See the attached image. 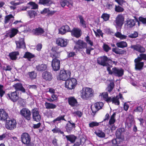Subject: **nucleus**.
I'll list each match as a JSON object with an SVG mask.
<instances>
[{
	"label": "nucleus",
	"instance_id": "1",
	"mask_svg": "<svg viewBox=\"0 0 146 146\" xmlns=\"http://www.w3.org/2000/svg\"><path fill=\"white\" fill-rule=\"evenodd\" d=\"M94 91L91 88H86L83 89L81 93V98L84 100H89L94 96Z\"/></svg>",
	"mask_w": 146,
	"mask_h": 146
},
{
	"label": "nucleus",
	"instance_id": "2",
	"mask_svg": "<svg viewBox=\"0 0 146 146\" xmlns=\"http://www.w3.org/2000/svg\"><path fill=\"white\" fill-rule=\"evenodd\" d=\"M77 84L76 80L74 78H72L66 81L65 86L68 89L71 90L74 88Z\"/></svg>",
	"mask_w": 146,
	"mask_h": 146
},
{
	"label": "nucleus",
	"instance_id": "3",
	"mask_svg": "<svg viewBox=\"0 0 146 146\" xmlns=\"http://www.w3.org/2000/svg\"><path fill=\"white\" fill-rule=\"evenodd\" d=\"M70 72L69 70H61L60 71L59 75V78H57L58 80L66 81L70 77Z\"/></svg>",
	"mask_w": 146,
	"mask_h": 146
},
{
	"label": "nucleus",
	"instance_id": "4",
	"mask_svg": "<svg viewBox=\"0 0 146 146\" xmlns=\"http://www.w3.org/2000/svg\"><path fill=\"white\" fill-rule=\"evenodd\" d=\"M17 122L14 119L8 118L6 119L5 123L6 128L9 130H12L16 127Z\"/></svg>",
	"mask_w": 146,
	"mask_h": 146
},
{
	"label": "nucleus",
	"instance_id": "5",
	"mask_svg": "<svg viewBox=\"0 0 146 146\" xmlns=\"http://www.w3.org/2000/svg\"><path fill=\"white\" fill-rule=\"evenodd\" d=\"M32 33L34 35L36 36H46L47 35L46 33H45L44 29L40 27L33 29L32 31Z\"/></svg>",
	"mask_w": 146,
	"mask_h": 146
},
{
	"label": "nucleus",
	"instance_id": "6",
	"mask_svg": "<svg viewBox=\"0 0 146 146\" xmlns=\"http://www.w3.org/2000/svg\"><path fill=\"white\" fill-rule=\"evenodd\" d=\"M20 114L26 119L30 120L31 119V112L28 108H23L20 111Z\"/></svg>",
	"mask_w": 146,
	"mask_h": 146
},
{
	"label": "nucleus",
	"instance_id": "7",
	"mask_svg": "<svg viewBox=\"0 0 146 146\" xmlns=\"http://www.w3.org/2000/svg\"><path fill=\"white\" fill-rule=\"evenodd\" d=\"M110 58L105 56H104L98 57L97 59V63L98 64L103 66H107L108 64V62L111 61Z\"/></svg>",
	"mask_w": 146,
	"mask_h": 146
},
{
	"label": "nucleus",
	"instance_id": "8",
	"mask_svg": "<svg viewBox=\"0 0 146 146\" xmlns=\"http://www.w3.org/2000/svg\"><path fill=\"white\" fill-rule=\"evenodd\" d=\"M31 112L33 120L37 122L39 121L41 117L38 110L36 108H35L32 110Z\"/></svg>",
	"mask_w": 146,
	"mask_h": 146
},
{
	"label": "nucleus",
	"instance_id": "9",
	"mask_svg": "<svg viewBox=\"0 0 146 146\" xmlns=\"http://www.w3.org/2000/svg\"><path fill=\"white\" fill-rule=\"evenodd\" d=\"M135 69L136 70L140 71L142 70L144 65V62H142L139 58H137L134 60Z\"/></svg>",
	"mask_w": 146,
	"mask_h": 146
},
{
	"label": "nucleus",
	"instance_id": "10",
	"mask_svg": "<svg viewBox=\"0 0 146 146\" xmlns=\"http://www.w3.org/2000/svg\"><path fill=\"white\" fill-rule=\"evenodd\" d=\"M51 65L54 70L55 71H58L60 68V61L58 59L53 58Z\"/></svg>",
	"mask_w": 146,
	"mask_h": 146
},
{
	"label": "nucleus",
	"instance_id": "11",
	"mask_svg": "<svg viewBox=\"0 0 146 146\" xmlns=\"http://www.w3.org/2000/svg\"><path fill=\"white\" fill-rule=\"evenodd\" d=\"M30 135L27 133H23L21 136L22 142L25 144H28L31 142Z\"/></svg>",
	"mask_w": 146,
	"mask_h": 146
},
{
	"label": "nucleus",
	"instance_id": "12",
	"mask_svg": "<svg viewBox=\"0 0 146 146\" xmlns=\"http://www.w3.org/2000/svg\"><path fill=\"white\" fill-rule=\"evenodd\" d=\"M104 104L102 102H98L95 103L93 106L91 107V109L93 113H94L99 110L101 109L103 106Z\"/></svg>",
	"mask_w": 146,
	"mask_h": 146
},
{
	"label": "nucleus",
	"instance_id": "13",
	"mask_svg": "<svg viewBox=\"0 0 146 146\" xmlns=\"http://www.w3.org/2000/svg\"><path fill=\"white\" fill-rule=\"evenodd\" d=\"M70 32H71L72 36L77 38L80 37L82 35L81 29L78 28H74Z\"/></svg>",
	"mask_w": 146,
	"mask_h": 146
},
{
	"label": "nucleus",
	"instance_id": "14",
	"mask_svg": "<svg viewBox=\"0 0 146 146\" xmlns=\"http://www.w3.org/2000/svg\"><path fill=\"white\" fill-rule=\"evenodd\" d=\"M7 95L9 98L14 102H16L19 98V96L16 91L10 92Z\"/></svg>",
	"mask_w": 146,
	"mask_h": 146
},
{
	"label": "nucleus",
	"instance_id": "15",
	"mask_svg": "<svg viewBox=\"0 0 146 146\" xmlns=\"http://www.w3.org/2000/svg\"><path fill=\"white\" fill-rule=\"evenodd\" d=\"M113 74L115 76L121 77L123 74L124 71L121 68H118L115 67L112 68Z\"/></svg>",
	"mask_w": 146,
	"mask_h": 146
},
{
	"label": "nucleus",
	"instance_id": "16",
	"mask_svg": "<svg viewBox=\"0 0 146 146\" xmlns=\"http://www.w3.org/2000/svg\"><path fill=\"white\" fill-rule=\"evenodd\" d=\"M75 127V124L70 120L68 121L66 125L65 128L67 131L68 132H69Z\"/></svg>",
	"mask_w": 146,
	"mask_h": 146
},
{
	"label": "nucleus",
	"instance_id": "17",
	"mask_svg": "<svg viewBox=\"0 0 146 146\" xmlns=\"http://www.w3.org/2000/svg\"><path fill=\"white\" fill-rule=\"evenodd\" d=\"M15 43L17 48H26L25 44L24 42V38H21L19 41H16Z\"/></svg>",
	"mask_w": 146,
	"mask_h": 146
},
{
	"label": "nucleus",
	"instance_id": "18",
	"mask_svg": "<svg viewBox=\"0 0 146 146\" xmlns=\"http://www.w3.org/2000/svg\"><path fill=\"white\" fill-rule=\"evenodd\" d=\"M131 48L134 50L137 51L140 53L144 52L145 50L144 48L139 44L132 45L131 46Z\"/></svg>",
	"mask_w": 146,
	"mask_h": 146
},
{
	"label": "nucleus",
	"instance_id": "19",
	"mask_svg": "<svg viewBox=\"0 0 146 146\" xmlns=\"http://www.w3.org/2000/svg\"><path fill=\"white\" fill-rule=\"evenodd\" d=\"M107 102H112L113 104H114L116 105H119V96H117L115 97L112 96L110 97L107 100Z\"/></svg>",
	"mask_w": 146,
	"mask_h": 146
},
{
	"label": "nucleus",
	"instance_id": "20",
	"mask_svg": "<svg viewBox=\"0 0 146 146\" xmlns=\"http://www.w3.org/2000/svg\"><path fill=\"white\" fill-rule=\"evenodd\" d=\"M124 18L121 15H119L116 18L115 23L119 27H121L123 23Z\"/></svg>",
	"mask_w": 146,
	"mask_h": 146
},
{
	"label": "nucleus",
	"instance_id": "21",
	"mask_svg": "<svg viewBox=\"0 0 146 146\" xmlns=\"http://www.w3.org/2000/svg\"><path fill=\"white\" fill-rule=\"evenodd\" d=\"M42 77L46 81H51L52 79L51 73L48 71H45L42 74Z\"/></svg>",
	"mask_w": 146,
	"mask_h": 146
},
{
	"label": "nucleus",
	"instance_id": "22",
	"mask_svg": "<svg viewBox=\"0 0 146 146\" xmlns=\"http://www.w3.org/2000/svg\"><path fill=\"white\" fill-rule=\"evenodd\" d=\"M68 101L69 105L72 107L75 106L78 104L77 100L74 97L71 96L68 98Z\"/></svg>",
	"mask_w": 146,
	"mask_h": 146
},
{
	"label": "nucleus",
	"instance_id": "23",
	"mask_svg": "<svg viewBox=\"0 0 146 146\" xmlns=\"http://www.w3.org/2000/svg\"><path fill=\"white\" fill-rule=\"evenodd\" d=\"M56 44L59 46L63 47L66 46L67 44V40L61 38H58L56 40Z\"/></svg>",
	"mask_w": 146,
	"mask_h": 146
},
{
	"label": "nucleus",
	"instance_id": "24",
	"mask_svg": "<svg viewBox=\"0 0 146 146\" xmlns=\"http://www.w3.org/2000/svg\"><path fill=\"white\" fill-rule=\"evenodd\" d=\"M13 87L16 90L15 91H20L23 93H25L26 92L25 89L23 86L22 84L20 83H17L13 86Z\"/></svg>",
	"mask_w": 146,
	"mask_h": 146
},
{
	"label": "nucleus",
	"instance_id": "25",
	"mask_svg": "<svg viewBox=\"0 0 146 146\" xmlns=\"http://www.w3.org/2000/svg\"><path fill=\"white\" fill-rule=\"evenodd\" d=\"M58 30L59 33L62 35L64 34L66 32L70 31V27L67 25L62 26Z\"/></svg>",
	"mask_w": 146,
	"mask_h": 146
},
{
	"label": "nucleus",
	"instance_id": "26",
	"mask_svg": "<svg viewBox=\"0 0 146 146\" xmlns=\"http://www.w3.org/2000/svg\"><path fill=\"white\" fill-rule=\"evenodd\" d=\"M8 114L3 109H0V120L4 121L8 119Z\"/></svg>",
	"mask_w": 146,
	"mask_h": 146
},
{
	"label": "nucleus",
	"instance_id": "27",
	"mask_svg": "<svg viewBox=\"0 0 146 146\" xmlns=\"http://www.w3.org/2000/svg\"><path fill=\"white\" fill-rule=\"evenodd\" d=\"M47 66L44 64H38L36 66V69L38 72H42L45 71L47 69Z\"/></svg>",
	"mask_w": 146,
	"mask_h": 146
},
{
	"label": "nucleus",
	"instance_id": "28",
	"mask_svg": "<svg viewBox=\"0 0 146 146\" xmlns=\"http://www.w3.org/2000/svg\"><path fill=\"white\" fill-rule=\"evenodd\" d=\"M76 43L77 45L79 46V48L80 49L86 48L87 47V43L81 40H78Z\"/></svg>",
	"mask_w": 146,
	"mask_h": 146
},
{
	"label": "nucleus",
	"instance_id": "29",
	"mask_svg": "<svg viewBox=\"0 0 146 146\" xmlns=\"http://www.w3.org/2000/svg\"><path fill=\"white\" fill-rule=\"evenodd\" d=\"M19 55V52L18 51L13 52L9 54V56L10 58L13 60H17Z\"/></svg>",
	"mask_w": 146,
	"mask_h": 146
},
{
	"label": "nucleus",
	"instance_id": "30",
	"mask_svg": "<svg viewBox=\"0 0 146 146\" xmlns=\"http://www.w3.org/2000/svg\"><path fill=\"white\" fill-rule=\"evenodd\" d=\"M38 3L49 6L52 3V2L51 0H39Z\"/></svg>",
	"mask_w": 146,
	"mask_h": 146
},
{
	"label": "nucleus",
	"instance_id": "31",
	"mask_svg": "<svg viewBox=\"0 0 146 146\" xmlns=\"http://www.w3.org/2000/svg\"><path fill=\"white\" fill-rule=\"evenodd\" d=\"M14 17L11 14H9L6 16L5 17L4 21V23L5 24L7 23H9V21H10V22H12L14 20Z\"/></svg>",
	"mask_w": 146,
	"mask_h": 146
},
{
	"label": "nucleus",
	"instance_id": "32",
	"mask_svg": "<svg viewBox=\"0 0 146 146\" xmlns=\"http://www.w3.org/2000/svg\"><path fill=\"white\" fill-rule=\"evenodd\" d=\"M63 136H65L67 141H70L71 143H74L76 138V137L75 136L72 135H64Z\"/></svg>",
	"mask_w": 146,
	"mask_h": 146
},
{
	"label": "nucleus",
	"instance_id": "33",
	"mask_svg": "<svg viewBox=\"0 0 146 146\" xmlns=\"http://www.w3.org/2000/svg\"><path fill=\"white\" fill-rule=\"evenodd\" d=\"M46 108L47 109H54L57 107V106L52 103L46 102L45 103Z\"/></svg>",
	"mask_w": 146,
	"mask_h": 146
},
{
	"label": "nucleus",
	"instance_id": "34",
	"mask_svg": "<svg viewBox=\"0 0 146 146\" xmlns=\"http://www.w3.org/2000/svg\"><path fill=\"white\" fill-rule=\"evenodd\" d=\"M112 51L115 54H123L125 52V51L120 49L117 47L112 49Z\"/></svg>",
	"mask_w": 146,
	"mask_h": 146
},
{
	"label": "nucleus",
	"instance_id": "35",
	"mask_svg": "<svg viewBox=\"0 0 146 146\" xmlns=\"http://www.w3.org/2000/svg\"><path fill=\"white\" fill-rule=\"evenodd\" d=\"M135 25V22L133 19H129L127 20L126 25L128 28L132 27Z\"/></svg>",
	"mask_w": 146,
	"mask_h": 146
},
{
	"label": "nucleus",
	"instance_id": "36",
	"mask_svg": "<svg viewBox=\"0 0 146 146\" xmlns=\"http://www.w3.org/2000/svg\"><path fill=\"white\" fill-rule=\"evenodd\" d=\"M60 4L63 7L65 6L69 7L70 5L71 6L72 5V3H70L67 0H61L60 1Z\"/></svg>",
	"mask_w": 146,
	"mask_h": 146
},
{
	"label": "nucleus",
	"instance_id": "37",
	"mask_svg": "<svg viewBox=\"0 0 146 146\" xmlns=\"http://www.w3.org/2000/svg\"><path fill=\"white\" fill-rule=\"evenodd\" d=\"M60 54L55 50H52L50 53V56L53 58H57L60 57Z\"/></svg>",
	"mask_w": 146,
	"mask_h": 146
},
{
	"label": "nucleus",
	"instance_id": "38",
	"mask_svg": "<svg viewBox=\"0 0 146 146\" xmlns=\"http://www.w3.org/2000/svg\"><path fill=\"white\" fill-rule=\"evenodd\" d=\"M116 115V113L114 112L111 116L109 121V125H113L115 122L116 121V119H115Z\"/></svg>",
	"mask_w": 146,
	"mask_h": 146
},
{
	"label": "nucleus",
	"instance_id": "39",
	"mask_svg": "<svg viewBox=\"0 0 146 146\" xmlns=\"http://www.w3.org/2000/svg\"><path fill=\"white\" fill-rule=\"evenodd\" d=\"M23 57L24 58H27L29 61H30L31 59L35 57V55L27 52H25Z\"/></svg>",
	"mask_w": 146,
	"mask_h": 146
},
{
	"label": "nucleus",
	"instance_id": "40",
	"mask_svg": "<svg viewBox=\"0 0 146 146\" xmlns=\"http://www.w3.org/2000/svg\"><path fill=\"white\" fill-rule=\"evenodd\" d=\"M116 45L118 47L123 48L127 46V44L126 42L121 41L117 42Z\"/></svg>",
	"mask_w": 146,
	"mask_h": 146
},
{
	"label": "nucleus",
	"instance_id": "41",
	"mask_svg": "<svg viewBox=\"0 0 146 146\" xmlns=\"http://www.w3.org/2000/svg\"><path fill=\"white\" fill-rule=\"evenodd\" d=\"M65 116V115H60L54 120L52 121V122L53 123H55L56 122L58 121L59 123H60L62 120H64L65 121H66L64 118Z\"/></svg>",
	"mask_w": 146,
	"mask_h": 146
},
{
	"label": "nucleus",
	"instance_id": "42",
	"mask_svg": "<svg viewBox=\"0 0 146 146\" xmlns=\"http://www.w3.org/2000/svg\"><path fill=\"white\" fill-rule=\"evenodd\" d=\"M78 17L80 19V25L84 28H86V22L84 20L83 17L80 15H78Z\"/></svg>",
	"mask_w": 146,
	"mask_h": 146
},
{
	"label": "nucleus",
	"instance_id": "43",
	"mask_svg": "<svg viewBox=\"0 0 146 146\" xmlns=\"http://www.w3.org/2000/svg\"><path fill=\"white\" fill-rule=\"evenodd\" d=\"M28 16L30 18H34L37 15L36 13L34 10H30L27 11Z\"/></svg>",
	"mask_w": 146,
	"mask_h": 146
},
{
	"label": "nucleus",
	"instance_id": "44",
	"mask_svg": "<svg viewBox=\"0 0 146 146\" xmlns=\"http://www.w3.org/2000/svg\"><path fill=\"white\" fill-rule=\"evenodd\" d=\"M18 31V30L16 29H15L14 28L12 29H11L9 34L10 37L12 38L14 36L17 34Z\"/></svg>",
	"mask_w": 146,
	"mask_h": 146
},
{
	"label": "nucleus",
	"instance_id": "45",
	"mask_svg": "<svg viewBox=\"0 0 146 146\" xmlns=\"http://www.w3.org/2000/svg\"><path fill=\"white\" fill-rule=\"evenodd\" d=\"M125 131V129L124 128H121L117 129L116 132V135L117 136L119 137L121 136L122 133Z\"/></svg>",
	"mask_w": 146,
	"mask_h": 146
},
{
	"label": "nucleus",
	"instance_id": "46",
	"mask_svg": "<svg viewBox=\"0 0 146 146\" xmlns=\"http://www.w3.org/2000/svg\"><path fill=\"white\" fill-rule=\"evenodd\" d=\"M28 74L29 76V78L31 80L34 79L36 76V74L35 71H32L29 72Z\"/></svg>",
	"mask_w": 146,
	"mask_h": 146
},
{
	"label": "nucleus",
	"instance_id": "47",
	"mask_svg": "<svg viewBox=\"0 0 146 146\" xmlns=\"http://www.w3.org/2000/svg\"><path fill=\"white\" fill-rule=\"evenodd\" d=\"M115 86L114 83L113 82H111L108 85L107 88L108 92H110L113 88Z\"/></svg>",
	"mask_w": 146,
	"mask_h": 146
},
{
	"label": "nucleus",
	"instance_id": "48",
	"mask_svg": "<svg viewBox=\"0 0 146 146\" xmlns=\"http://www.w3.org/2000/svg\"><path fill=\"white\" fill-rule=\"evenodd\" d=\"M101 96V98H103L107 102V100L110 97H108V94L107 92H104L101 95H100Z\"/></svg>",
	"mask_w": 146,
	"mask_h": 146
},
{
	"label": "nucleus",
	"instance_id": "49",
	"mask_svg": "<svg viewBox=\"0 0 146 146\" xmlns=\"http://www.w3.org/2000/svg\"><path fill=\"white\" fill-rule=\"evenodd\" d=\"M96 134L97 135L100 137H104L105 136V133L103 132L102 131L100 130H98L96 132Z\"/></svg>",
	"mask_w": 146,
	"mask_h": 146
},
{
	"label": "nucleus",
	"instance_id": "50",
	"mask_svg": "<svg viewBox=\"0 0 146 146\" xmlns=\"http://www.w3.org/2000/svg\"><path fill=\"white\" fill-rule=\"evenodd\" d=\"M110 17L109 14L106 13H103L101 16V18L103 19L105 21H107L109 20Z\"/></svg>",
	"mask_w": 146,
	"mask_h": 146
},
{
	"label": "nucleus",
	"instance_id": "51",
	"mask_svg": "<svg viewBox=\"0 0 146 146\" xmlns=\"http://www.w3.org/2000/svg\"><path fill=\"white\" fill-rule=\"evenodd\" d=\"M85 41L89 44L91 46L93 45V43L90 39V38L89 36H87L84 39Z\"/></svg>",
	"mask_w": 146,
	"mask_h": 146
},
{
	"label": "nucleus",
	"instance_id": "52",
	"mask_svg": "<svg viewBox=\"0 0 146 146\" xmlns=\"http://www.w3.org/2000/svg\"><path fill=\"white\" fill-rule=\"evenodd\" d=\"M103 49L104 51L106 52H109L111 50V48L107 44H104L103 46Z\"/></svg>",
	"mask_w": 146,
	"mask_h": 146
},
{
	"label": "nucleus",
	"instance_id": "53",
	"mask_svg": "<svg viewBox=\"0 0 146 146\" xmlns=\"http://www.w3.org/2000/svg\"><path fill=\"white\" fill-rule=\"evenodd\" d=\"M52 131L54 133H59L62 134H64V132L61 131L60 129L58 127H55L54 129H52Z\"/></svg>",
	"mask_w": 146,
	"mask_h": 146
},
{
	"label": "nucleus",
	"instance_id": "54",
	"mask_svg": "<svg viewBox=\"0 0 146 146\" xmlns=\"http://www.w3.org/2000/svg\"><path fill=\"white\" fill-rule=\"evenodd\" d=\"M27 5H29L32 7L31 8V9H37L38 7V5L35 3L33 2H29L27 3Z\"/></svg>",
	"mask_w": 146,
	"mask_h": 146
},
{
	"label": "nucleus",
	"instance_id": "55",
	"mask_svg": "<svg viewBox=\"0 0 146 146\" xmlns=\"http://www.w3.org/2000/svg\"><path fill=\"white\" fill-rule=\"evenodd\" d=\"M143 111V107L141 106H137L134 110V111L142 113Z\"/></svg>",
	"mask_w": 146,
	"mask_h": 146
},
{
	"label": "nucleus",
	"instance_id": "56",
	"mask_svg": "<svg viewBox=\"0 0 146 146\" xmlns=\"http://www.w3.org/2000/svg\"><path fill=\"white\" fill-rule=\"evenodd\" d=\"M139 56H138L137 58L140 60L142 61L143 60L146 61V54H139Z\"/></svg>",
	"mask_w": 146,
	"mask_h": 146
},
{
	"label": "nucleus",
	"instance_id": "57",
	"mask_svg": "<svg viewBox=\"0 0 146 146\" xmlns=\"http://www.w3.org/2000/svg\"><path fill=\"white\" fill-rule=\"evenodd\" d=\"M138 36V33L137 32L135 31L133 33H132L128 35L129 38H135L137 37Z\"/></svg>",
	"mask_w": 146,
	"mask_h": 146
},
{
	"label": "nucleus",
	"instance_id": "58",
	"mask_svg": "<svg viewBox=\"0 0 146 146\" xmlns=\"http://www.w3.org/2000/svg\"><path fill=\"white\" fill-rule=\"evenodd\" d=\"M115 10L117 12H119L123 11L124 10V9L123 8L120 7L119 6H117L115 5Z\"/></svg>",
	"mask_w": 146,
	"mask_h": 146
},
{
	"label": "nucleus",
	"instance_id": "59",
	"mask_svg": "<svg viewBox=\"0 0 146 146\" xmlns=\"http://www.w3.org/2000/svg\"><path fill=\"white\" fill-rule=\"evenodd\" d=\"M72 114L74 115H77L79 117H81L82 114V113L80 111H77L73 112Z\"/></svg>",
	"mask_w": 146,
	"mask_h": 146
},
{
	"label": "nucleus",
	"instance_id": "60",
	"mask_svg": "<svg viewBox=\"0 0 146 146\" xmlns=\"http://www.w3.org/2000/svg\"><path fill=\"white\" fill-rule=\"evenodd\" d=\"M3 86L0 85V96L1 97L3 96L5 94V91L3 90Z\"/></svg>",
	"mask_w": 146,
	"mask_h": 146
},
{
	"label": "nucleus",
	"instance_id": "61",
	"mask_svg": "<svg viewBox=\"0 0 146 146\" xmlns=\"http://www.w3.org/2000/svg\"><path fill=\"white\" fill-rule=\"evenodd\" d=\"M99 124V123L98 122L93 121L89 123V126L90 127H93L94 126H98Z\"/></svg>",
	"mask_w": 146,
	"mask_h": 146
},
{
	"label": "nucleus",
	"instance_id": "62",
	"mask_svg": "<svg viewBox=\"0 0 146 146\" xmlns=\"http://www.w3.org/2000/svg\"><path fill=\"white\" fill-rule=\"evenodd\" d=\"M139 19L140 21L143 24L146 25V18L140 17Z\"/></svg>",
	"mask_w": 146,
	"mask_h": 146
},
{
	"label": "nucleus",
	"instance_id": "63",
	"mask_svg": "<svg viewBox=\"0 0 146 146\" xmlns=\"http://www.w3.org/2000/svg\"><path fill=\"white\" fill-rule=\"evenodd\" d=\"M67 53V57L68 58H70L74 57L76 55V54L74 52H68Z\"/></svg>",
	"mask_w": 146,
	"mask_h": 146
},
{
	"label": "nucleus",
	"instance_id": "64",
	"mask_svg": "<svg viewBox=\"0 0 146 146\" xmlns=\"http://www.w3.org/2000/svg\"><path fill=\"white\" fill-rule=\"evenodd\" d=\"M118 4L121 6H122L124 3H126V2L124 0H114Z\"/></svg>",
	"mask_w": 146,
	"mask_h": 146
}]
</instances>
